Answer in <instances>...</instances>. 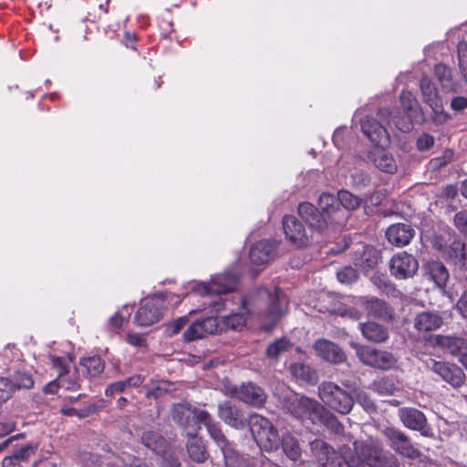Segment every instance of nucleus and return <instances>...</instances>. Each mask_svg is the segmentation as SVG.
<instances>
[{"mask_svg":"<svg viewBox=\"0 0 467 467\" xmlns=\"http://www.w3.org/2000/svg\"><path fill=\"white\" fill-rule=\"evenodd\" d=\"M283 407L285 411L303 423H324L334 429L336 432L343 430L342 424L337 418L316 400L305 396H292L285 399Z\"/></svg>","mask_w":467,"mask_h":467,"instance_id":"obj_1","label":"nucleus"},{"mask_svg":"<svg viewBox=\"0 0 467 467\" xmlns=\"http://www.w3.org/2000/svg\"><path fill=\"white\" fill-rule=\"evenodd\" d=\"M357 464L355 467H399L400 462L390 451L384 450L379 440L369 439L355 441L352 451Z\"/></svg>","mask_w":467,"mask_h":467,"instance_id":"obj_2","label":"nucleus"},{"mask_svg":"<svg viewBox=\"0 0 467 467\" xmlns=\"http://www.w3.org/2000/svg\"><path fill=\"white\" fill-rule=\"evenodd\" d=\"M238 284V275L232 271H226L222 275H217L211 279L209 284L200 283L192 285L193 292L200 296L207 297V301L203 303L212 308V312H220L223 307V301L221 297L218 300H213V295L221 296L223 294L231 293L235 290Z\"/></svg>","mask_w":467,"mask_h":467,"instance_id":"obj_3","label":"nucleus"},{"mask_svg":"<svg viewBox=\"0 0 467 467\" xmlns=\"http://www.w3.org/2000/svg\"><path fill=\"white\" fill-rule=\"evenodd\" d=\"M317 393L324 405L342 415L348 414L355 404L352 395L332 381L320 383Z\"/></svg>","mask_w":467,"mask_h":467,"instance_id":"obj_4","label":"nucleus"},{"mask_svg":"<svg viewBox=\"0 0 467 467\" xmlns=\"http://www.w3.org/2000/svg\"><path fill=\"white\" fill-rule=\"evenodd\" d=\"M250 431L257 445L266 451H275L280 446V437L271 421L259 415L252 414L249 418Z\"/></svg>","mask_w":467,"mask_h":467,"instance_id":"obj_5","label":"nucleus"},{"mask_svg":"<svg viewBox=\"0 0 467 467\" xmlns=\"http://www.w3.org/2000/svg\"><path fill=\"white\" fill-rule=\"evenodd\" d=\"M378 116L381 123L372 118H366L360 119V125L364 135L374 145L383 147L389 141V136L383 123L392 121V113L389 109L381 108L378 111Z\"/></svg>","mask_w":467,"mask_h":467,"instance_id":"obj_6","label":"nucleus"},{"mask_svg":"<svg viewBox=\"0 0 467 467\" xmlns=\"http://www.w3.org/2000/svg\"><path fill=\"white\" fill-rule=\"evenodd\" d=\"M404 116H392V122L402 132L412 130L413 122L421 119V114L417 100L410 91L403 90L400 96Z\"/></svg>","mask_w":467,"mask_h":467,"instance_id":"obj_7","label":"nucleus"},{"mask_svg":"<svg viewBox=\"0 0 467 467\" xmlns=\"http://www.w3.org/2000/svg\"><path fill=\"white\" fill-rule=\"evenodd\" d=\"M205 411L192 407L188 403H178L171 409V417L182 428L186 435L198 434L200 430L199 414Z\"/></svg>","mask_w":467,"mask_h":467,"instance_id":"obj_8","label":"nucleus"},{"mask_svg":"<svg viewBox=\"0 0 467 467\" xmlns=\"http://www.w3.org/2000/svg\"><path fill=\"white\" fill-rule=\"evenodd\" d=\"M353 347L359 360L368 366L386 370L396 365L397 359L390 352L358 344Z\"/></svg>","mask_w":467,"mask_h":467,"instance_id":"obj_9","label":"nucleus"},{"mask_svg":"<svg viewBox=\"0 0 467 467\" xmlns=\"http://www.w3.org/2000/svg\"><path fill=\"white\" fill-rule=\"evenodd\" d=\"M419 268L418 260L407 252L395 254L389 261V270L397 279L412 277Z\"/></svg>","mask_w":467,"mask_h":467,"instance_id":"obj_10","label":"nucleus"},{"mask_svg":"<svg viewBox=\"0 0 467 467\" xmlns=\"http://www.w3.org/2000/svg\"><path fill=\"white\" fill-rule=\"evenodd\" d=\"M389 441V447L397 453L410 459L420 456V451L410 442L409 437L401 431L394 428H387L383 431Z\"/></svg>","mask_w":467,"mask_h":467,"instance_id":"obj_11","label":"nucleus"},{"mask_svg":"<svg viewBox=\"0 0 467 467\" xmlns=\"http://www.w3.org/2000/svg\"><path fill=\"white\" fill-rule=\"evenodd\" d=\"M355 304L363 307L369 317L384 321H390L394 317L393 308L384 300L376 296H359Z\"/></svg>","mask_w":467,"mask_h":467,"instance_id":"obj_12","label":"nucleus"},{"mask_svg":"<svg viewBox=\"0 0 467 467\" xmlns=\"http://www.w3.org/2000/svg\"><path fill=\"white\" fill-rule=\"evenodd\" d=\"M260 298L267 299L269 303V309L267 310V317L274 326L284 315L287 300L286 297L282 294L280 289H275V293L272 294L265 288H261L258 291Z\"/></svg>","mask_w":467,"mask_h":467,"instance_id":"obj_13","label":"nucleus"},{"mask_svg":"<svg viewBox=\"0 0 467 467\" xmlns=\"http://www.w3.org/2000/svg\"><path fill=\"white\" fill-rule=\"evenodd\" d=\"M283 228L286 239L294 245L302 247L308 243V233L301 222L295 216L285 215L283 219Z\"/></svg>","mask_w":467,"mask_h":467,"instance_id":"obj_14","label":"nucleus"},{"mask_svg":"<svg viewBox=\"0 0 467 467\" xmlns=\"http://www.w3.org/2000/svg\"><path fill=\"white\" fill-rule=\"evenodd\" d=\"M234 395L241 401L254 407H261L266 400V394L262 388L252 383H243L235 388Z\"/></svg>","mask_w":467,"mask_h":467,"instance_id":"obj_15","label":"nucleus"},{"mask_svg":"<svg viewBox=\"0 0 467 467\" xmlns=\"http://www.w3.org/2000/svg\"><path fill=\"white\" fill-rule=\"evenodd\" d=\"M398 415L402 424L410 430L419 431L421 434H428V424L425 415L415 408H400Z\"/></svg>","mask_w":467,"mask_h":467,"instance_id":"obj_16","label":"nucleus"},{"mask_svg":"<svg viewBox=\"0 0 467 467\" xmlns=\"http://www.w3.org/2000/svg\"><path fill=\"white\" fill-rule=\"evenodd\" d=\"M161 317V310L159 300L150 299L137 311L134 321L137 326L148 327L158 322Z\"/></svg>","mask_w":467,"mask_h":467,"instance_id":"obj_17","label":"nucleus"},{"mask_svg":"<svg viewBox=\"0 0 467 467\" xmlns=\"http://www.w3.org/2000/svg\"><path fill=\"white\" fill-rule=\"evenodd\" d=\"M218 330L217 319L210 317L192 323L184 331V339L188 342L201 339L207 334H213Z\"/></svg>","mask_w":467,"mask_h":467,"instance_id":"obj_18","label":"nucleus"},{"mask_svg":"<svg viewBox=\"0 0 467 467\" xmlns=\"http://www.w3.org/2000/svg\"><path fill=\"white\" fill-rule=\"evenodd\" d=\"M415 327L424 333L422 338L428 342L431 346L436 347L438 345V336L429 335L432 330L438 327V317L429 312H422L419 314L414 322Z\"/></svg>","mask_w":467,"mask_h":467,"instance_id":"obj_19","label":"nucleus"},{"mask_svg":"<svg viewBox=\"0 0 467 467\" xmlns=\"http://www.w3.org/2000/svg\"><path fill=\"white\" fill-rule=\"evenodd\" d=\"M218 416L227 425L234 429H244L246 419L240 409L225 401L218 406Z\"/></svg>","mask_w":467,"mask_h":467,"instance_id":"obj_20","label":"nucleus"},{"mask_svg":"<svg viewBox=\"0 0 467 467\" xmlns=\"http://www.w3.org/2000/svg\"><path fill=\"white\" fill-rule=\"evenodd\" d=\"M415 234L414 229L406 223H394L386 230L388 241L396 246L401 247L409 244Z\"/></svg>","mask_w":467,"mask_h":467,"instance_id":"obj_21","label":"nucleus"},{"mask_svg":"<svg viewBox=\"0 0 467 467\" xmlns=\"http://www.w3.org/2000/svg\"><path fill=\"white\" fill-rule=\"evenodd\" d=\"M298 213L311 228L321 231L326 228L327 224V217L318 212L310 202H306L300 203L298 205Z\"/></svg>","mask_w":467,"mask_h":467,"instance_id":"obj_22","label":"nucleus"},{"mask_svg":"<svg viewBox=\"0 0 467 467\" xmlns=\"http://www.w3.org/2000/svg\"><path fill=\"white\" fill-rule=\"evenodd\" d=\"M317 354L331 363H341L345 360V353L336 344L327 339H318L314 345Z\"/></svg>","mask_w":467,"mask_h":467,"instance_id":"obj_23","label":"nucleus"},{"mask_svg":"<svg viewBox=\"0 0 467 467\" xmlns=\"http://www.w3.org/2000/svg\"><path fill=\"white\" fill-rule=\"evenodd\" d=\"M275 251V245L273 243L265 240L257 242L250 249V262L256 265H265L274 256Z\"/></svg>","mask_w":467,"mask_h":467,"instance_id":"obj_24","label":"nucleus"},{"mask_svg":"<svg viewBox=\"0 0 467 467\" xmlns=\"http://www.w3.org/2000/svg\"><path fill=\"white\" fill-rule=\"evenodd\" d=\"M368 158L379 170L384 172L394 173L397 171V163L393 156L381 146L371 150Z\"/></svg>","mask_w":467,"mask_h":467,"instance_id":"obj_25","label":"nucleus"},{"mask_svg":"<svg viewBox=\"0 0 467 467\" xmlns=\"http://www.w3.org/2000/svg\"><path fill=\"white\" fill-rule=\"evenodd\" d=\"M440 348L459 359L467 355V339L459 337L440 336Z\"/></svg>","mask_w":467,"mask_h":467,"instance_id":"obj_26","label":"nucleus"},{"mask_svg":"<svg viewBox=\"0 0 467 467\" xmlns=\"http://www.w3.org/2000/svg\"><path fill=\"white\" fill-rule=\"evenodd\" d=\"M359 329L362 336L370 342L382 343L389 338V329L375 321L360 323Z\"/></svg>","mask_w":467,"mask_h":467,"instance_id":"obj_27","label":"nucleus"},{"mask_svg":"<svg viewBox=\"0 0 467 467\" xmlns=\"http://www.w3.org/2000/svg\"><path fill=\"white\" fill-rule=\"evenodd\" d=\"M96 467H149L141 460L130 454L117 456L114 454L104 457Z\"/></svg>","mask_w":467,"mask_h":467,"instance_id":"obj_28","label":"nucleus"},{"mask_svg":"<svg viewBox=\"0 0 467 467\" xmlns=\"http://www.w3.org/2000/svg\"><path fill=\"white\" fill-rule=\"evenodd\" d=\"M310 449L317 462L323 467H328L331 461L337 456L334 448L321 440L310 442Z\"/></svg>","mask_w":467,"mask_h":467,"instance_id":"obj_29","label":"nucleus"},{"mask_svg":"<svg viewBox=\"0 0 467 467\" xmlns=\"http://www.w3.org/2000/svg\"><path fill=\"white\" fill-rule=\"evenodd\" d=\"M189 439L186 444L190 459L195 462L202 463L209 458L204 442L197 434H187Z\"/></svg>","mask_w":467,"mask_h":467,"instance_id":"obj_30","label":"nucleus"},{"mask_svg":"<svg viewBox=\"0 0 467 467\" xmlns=\"http://www.w3.org/2000/svg\"><path fill=\"white\" fill-rule=\"evenodd\" d=\"M440 89L444 93H459L462 89L460 81L447 65L440 64Z\"/></svg>","mask_w":467,"mask_h":467,"instance_id":"obj_31","label":"nucleus"},{"mask_svg":"<svg viewBox=\"0 0 467 467\" xmlns=\"http://www.w3.org/2000/svg\"><path fill=\"white\" fill-rule=\"evenodd\" d=\"M199 422L200 424H203L205 426L210 437L213 440L217 446L222 444L223 445V442L227 440V438L221 431L219 424L213 420L209 412H200Z\"/></svg>","mask_w":467,"mask_h":467,"instance_id":"obj_32","label":"nucleus"},{"mask_svg":"<svg viewBox=\"0 0 467 467\" xmlns=\"http://www.w3.org/2000/svg\"><path fill=\"white\" fill-rule=\"evenodd\" d=\"M440 376L454 388L460 387L465 378L460 367L449 363L440 364Z\"/></svg>","mask_w":467,"mask_h":467,"instance_id":"obj_33","label":"nucleus"},{"mask_svg":"<svg viewBox=\"0 0 467 467\" xmlns=\"http://www.w3.org/2000/svg\"><path fill=\"white\" fill-rule=\"evenodd\" d=\"M280 444L284 453L289 460L293 462L300 460L302 450L298 440L295 436L290 433L283 435L282 440H280Z\"/></svg>","mask_w":467,"mask_h":467,"instance_id":"obj_34","label":"nucleus"},{"mask_svg":"<svg viewBox=\"0 0 467 467\" xmlns=\"http://www.w3.org/2000/svg\"><path fill=\"white\" fill-rule=\"evenodd\" d=\"M445 253L455 265L467 270V247L463 243L454 241Z\"/></svg>","mask_w":467,"mask_h":467,"instance_id":"obj_35","label":"nucleus"},{"mask_svg":"<svg viewBox=\"0 0 467 467\" xmlns=\"http://www.w3.org/2000/svg\"><path fill=\"white\" fill-rule=\"evenodd\" d=\"M223 455L226 467H239L242 464L243 458L235 449V445L228 439L223 445L218 446Z\"/></svg>","mask_w":467,"mask_h":467,"instance_id":"obj_36","label":"nucleus"},{"mask_svg":"<svg viewBox=\"0 0 467 467\" xmlns=\"http://www.w3.org/2000/svg\"><path fill=\"white\" fill-rule=\"evenodd\" d=\"M420 88L426 103L431 107L434 114L438 112V91L430 79L424 78L420 81Z\"/></svg>","mask_w":467,"mask_h":467,"instance_id":"obj_37","label":"nucleus"},{"mask_svg":"<svg viewBox=\"0 0 467 467\" xmlns=\"http://www.w3.org/2000/svg\"><path fill=\"white\" fill-rule=\"evenodd\" d=\"M292 348V344L285 337H281L271 342L266 349V357L273 360L277 361L279 358Z\"/></svg>","mask_w":467,"mask_h":467,"instance_id":"obj_38","label":"nucleus"},{"mask_svg":"<svg viewBox=\"0 0 467 467\" xmlns=\"http://www.w3.org/2000/svg\"><path fill=\"white\" fill-rule=\"evenodd\" d=\"M291 375L296 379L306 382L316 380V374L311 368L304 363L296 362L290 365L289 368Z\"/></svg>","mask_w":467,"mask_h":467,"instance_id":"obj_39","label":"nucleus"},{"mask_svg":"<svg viewBox=\"0 0 467 467\" xmlns=\"http://www.w3.org/2000/svg\"><path fill=\"white\" fill-rule=\"evenodd\" d=\"M146 397L156 400L163 394L171 391L173 384L168 380H158L152 382L151 386H146Z\"/></svg>","mask_w":467,"mask_h":467,"instance_id":"obj_40","label":"nucleus"},{"mask_svg":"<svg viewBox=\"0 0 467 467\" xmlns=\"http://www.w3.org/2000/svg\"><path fill=\"white\" fill-rule=\"evenodd\" d=\"M81 365L86 368L88 375L90 377H97L105 368L103 360L98 356L82 358Z\"/></svg>","mask_w":467,"mask_h":467,"instance_id":"obj_41","label":"nucleus"},{"mask_svg":"<svg viewBox=\"0 0 467 467\" xmlns=\"http://www.w3.org/2000/svg\"><path fill=\"white\" fill-rule=\"evenodd\" d=\"M318 206L322 210L323 214L327 215L338 210L337 197L331 193L323 192L318 199Z\"/></svg>","mask_w":467,"mask_h":467,"instance_id":"obj_42","label":"nucleus"},{"mask_svg":"<svg viewBox=\"0 0 467 467\" xmlns=\"http://www.w3.org/2000/svg\"><path fill=\"white\" fill-rule=\"evenodd\" d=\"M11 386L14 389H29L34 386V379L30 373L17 371L12 377Z\"/></svg>","mask_w":467,"mask_h":467,"instance_id":"obj_43","label":"nucleus"},{"mask_svg":"<svg viewBox=\"0 0 467 467\" xmlns=\"http://www.w3.org/2000/svg\"><path fill=\"white\" fill-rule=\"evenodd\" d=\"M372 389L380 395H394L399 389L394 381L389 378L376 379L372 383Z\"/></svg>","mask_w":467,"mask_h":467,"instance_id":"obj_44","label":"nucleus"},{"mask_svg":"<svg viewBox=\"0 0 467 467\" xmlns=\"http://www.w3.org/2000/svg\"><path fill=\"white\" fill-rule=\"evenodd\" d=\"M356 464V458L352 451L348 449V451L342 450L340 454L331 461L328 467H355Z\"/></svg>","mask_w":467,"mask_h":467,"instance_id":"obj_45","label":"nucleus"},{"mask_svg":"<svg viewBox=\"0 0 467 467\" xmlns=\"http://www.w3.org/2000/svg\"><path fill=\"white\" fill-rule=\"evenodd\" d=\"M456 53L460 72L467 84V41L462 40L458 43Z\"/></svg>","mask_w":467,"mask_h":467,"instance_id":"obj_46","label":"nucleus"},{"mask_svg":"<svg viewBox=\"0 0 467 467\" xmlns=\"http://www.w3.org/2000/svg\"><path fill=\"white\" fill-rule=\"evenodd\" d=\"M337 201L338 206L341 204L347 210H354L361 203L359 197L348 191H339L337 193Z\"/></svg>","mask_w":467,"mask_h":467,"instance_id":"obj_47","label":"nucleus"},{"mask_svg":"<svg viewBox=\"0 0 467 467\" xmlns=\"http://www.w3.org/2000/svg\"><path fill=\"white\" fill-rule=\"evenodd\" d=\"M379 262L378 252L373 249H367L360 258L358 265L364 270L374 268Z\"/></svg>","mask_w":467,"mask_h":467,"instance_id":"obj_48","label":"nucleus"},{"mask_svg":"<svg viewBox=\"0 0 467 467\" xmlns=\"http://www.w3.org/2000/svg\"><path fill=\"white\" fill-rule=\"evenodd\" d=\"M246 323V319L242 314H232L223 317V324L226 327L238 330Z\"/></svg>","mask_w":467,"mask_h":467,"instance_id":"obj_49","label":"nucleus"},{"mask_svg":"<svg viewBox=\"0 0 467 467\" xmlns=\"http://www.w3.org/2000/svg\"><path fill=\"white\" fill-rule=\"evenodd\" d=\"M337 276L341 284L350 285L358 279V273L354 268L346 266L337 271Z\"/></svg>","mask_w":467,"mask_h":467,"instance_id":"obj_50","label":"nucleus"},{"mask_svg":"<svg viewBox=\"0 0 467 467\" xmlns=\"http://www.w3.org/2000/svg\"><path fill=\"white\" fill-rule=\"evenodd\" d=\"M36 449V447L32 444L23 445L16 449L12 455L21 463L26 462L33 454H35Z\"/></svg>","mask_w":467,"mask_h":467,"instance_id":"obj_51","label":"nucleus"},{"mask_svg":"<svg viewBox=\"0 0 467 467\" xmlns=\"http://www.w3.org/2000/svg\"><path fill=\"white\" fill-rule=\"evenodd\" d=\"M52 366L57 372V379L63 381L64 376L68 373L67 365L65 363V359L60 357H53L51 358Z\"/></svg>","mask_w":467,"mask_h":467,"instance_id":"obj_52","label":"nucleus"},{"mask_svg":"<svg viewBox=\"0 0 467 467\" xmlns=\"http://www.w3.org/2000/svg\"><path fill=\"white\" fill-rule=\"evenodd\" d=\"M453 222L455 227L467 237V212L461 211L455 213Z\"/></svg>","mask_w":467,"mask_h":467,"instance_id":"obj_53","label":"nucleus"},{"mask_svg":"<svg viewBox=\"0 0 467 467\" xmlns=\"http://www.w3.org/2000/svg\"><path fill=\"white\" fill-rule=\"evenodd\" d=\"M357 402L368 412H371L376 410L374 401L363 391L357 393Z\"/></svg>","mask_w":467,"mask_h":467,"instance_id":"obj_54","label":"nucleus"},{"mask_svg":"<svg viewBox=\"0 0 467 467\" xmlns=\"http://www.w3.org/2000/svg\"><path fill=\"white\" fill-rule=\"evenodd\" d=\"M127 388L125 380H119L109 384L105 389L106 396H113L115 394L123 392Z\"/></svg>","mask_w":467,"mask_h":467,"instance_id":"obj_55","label":"nucleus"},{"mask_svg":"<svg viewBox=\"0 0 467 467\" xmlns=\"http://www.w3.org/2000/svg\"><path fill=\"white\" fill-rule=\"evenodd\" d=\"M451 108L456 112H460L467 109V97L456 96L451 100Z\"/></svg>","mask_w":467,"mask_h":467,"instance_id":"obj_56","label":"nucleus"},{"mask_svg":"<svg viewBox=\"0 0 467 467\" xmlns=\"http://www.w3.org/2000/svg\"><path fill=\"white\" fill-rule=\"evenodd\" d=\"M433 143H434L433 137H431V136H430L428 134L421 135L418 139V141H417L418 148L420 150H429L433 145Z\"/></svg>","mask_w":467,"mask_h":467,"instance_id":"obj_57","label":"nucleus"},{"mask_svg":"<svg viewBox=\"0 0 467 467\" xmlns=\"http://www.w3.org/2000/svg\"><path fill=\"white\" fill-rule=\"evenodd\" d=\"M188 319L186 317H180L171 324L168 327L170 335L178 334L187 324Z\"/></svg>","mask_w":467,"mask_h":467,"instance_id":"obj_58","label":"nucleus"},{"mask_svg":"<svg viewBox=\"0 0 467 467\" xmlns=\"http://www.w3.org/2000/svg\"><path fill=\"white\" fill-rule=\"evenodd\" d=\"M459 189L455 184H449L442 190V197L453 200L458 195Z\"/></svg>","mask_w":467,"mask_h":467,"instance_id":"obj_59","label":"nucleus"},{"mask_svg":"<svg viewBox=\"0 0 467 467\" xmlns=\"http://www.w3.org/2000/svg\"><path fill=\"white\" fill-rule=\"evenodd\" d=\"M124 380L127 387H139L143 383L144 377L140 374H136Z\"/></svg>","mask_w":467,"mask_h":467,"instance_id":"obj_60","label":"nucleus"},{"mask_svg":"<svg viewBox=\"0 0 467 467\" xmlns=\"http://www.w3.org/2000/svg\"><path fill=\"white\" fill-rule=\"evenodd\" d=\"M59 379H56L48 382L47 385L43 388V392L46 394H55L57 392L60 384L58 382Z\"/></svg>","mask_w":467,"mask_h":467,"instance_id":"obj_61","label":"nucleus"},{"mask_svg":"<svg viewBox=\"0 0 467 467\" xmlns=\"http://www.w3.org/2000/svg\"><path fill=\"white\" fill-rule=\"evenodd\" d=\"M458 309L464 317H467V291L462 296L457 303Z\"/></svg>","mask_w":467,"mask_h":467,"instance_id":"obj_62","label":"nucleus"},{"mask_svg":"<svg viewBox=\"0 0 467 467\" xmlns=\"http://www.w3.org/2000/svg\"><path fill=\"white\" fill-rule=\"evenodd\" d=\"M127 339L130 345L135 347H140L144 343V338L139 334H129Z\"/></svg>","mask_w":467,"mask_h":467,"instance_id":"obj_63","label":"nucleus"},{"mask_svg":"<svg viewBox=\"0 0 467 467\" xmlns=\"http://www.w3.org/2000/svg\"><path fill=\"white\" fill-rule=\"evenodd\" d=\"M20 464L11 454L4 458L2 467H20Z\"/></svg>","mask_w":467,"mask_h":467,"instance_id":"obj_64","label":"nucleus"}]
</instances>
